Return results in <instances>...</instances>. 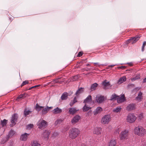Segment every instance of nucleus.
Returning a JSON list of instances; mask_svg holds the SVG:
<instances>
[{
  "label": "nucleus",
  "mask_w": 146,
  "mask_h": 146,
  "mask_svg": "<svg viewBox=\"0 0 146 146\" xmlns=\"http://www.w3.org/2000/svg\"><path fill=\"white\" fill-rule=\"evenodd\" d=\"M133 131L135 134L140 137H142L146 134V130L141 126H138L135 127Z\"/></svg>",
  "instance_id": "1"
},
{
  "label": "nucleus",
  "mask_w": 146,
  "mask_h": 146,
  "mask_svg": "<svg viewBox=\"0 0 146 146\" xmlns=\"http://www.w3.org/2000/svg\"><path fill=\"white\" fill-rule=\"evenodd\" d=\"M80 132V130L78 128H72L70 131L69 137L72 139H75L79 134Z\"/></svg>",
  "instance_id": "2"
},
{
  "label": "nucleus",
  "mask_w": 146,
  "mask_h": 146,
  "mask_svg": "<svg viewBox=\"0 0 146 146\" xmlns=\"http://www.w3.org/2000/svg\"><path fill=\"white\" fill-rule=\"evenodd\" d=\"M129 130L125 129L121 131L119 135L120 139L121 141H124L127 139L129 137Z\"/></svg>",
  "instance_id": "3"
},
{
  "label": "nucleus",
  "mask_w": 146,
  "mask_h": 146,
  "mask_svg": "<svg viewBox=\"0 0 146 146\" xmlns=\"http://www.w3.org/2000/svg\"><path fill=\"white\" fill-rule=\"evenodd\" d=\"M136 118V117L134 113H130L127 115L126 120L127 122L130 123H132L135 121Z\"/></svg>",
  "instance_id": "4"
},
{
  "label": "nucleus",
  "mask_w": 146,
  "mask_h": 146,
  "mask_svg": "<svg viewBox=\"0 0 146 146\" xmlns=\"http://www.w3.org/2000/svg\"><path fill=\"white\" fill-rule=\"evenodd\" d=\"M111 119L110 116L109 115H106L102 117L101 122L103 124H108Z\"/></svg>",
  "instance_id": "5"
},
{
  "label": "nucleus",
  "mask_w": 146,
  "mask_h": 146,
  "mask_svg": "<svg viewBox=\"0 0 146 146\" xmlns=\"http://www.w3.org/2000/svg\"><path fill=\"white\" fill-rule=\"evenodd\" d=\"M102 88L105 90L110 88L111 86L110 82H107L106 80H105L102 83Z\"/></svg>",
  "instance_id": "6"
},
{
  "label": "nucleus",
  "mask_w": 146,
  "mask_h": 146,
  "mask_svg": "<svg viewBox=\"0 0 146 146\" xmlns=\"http://www.w3.org/2000/svg\"><path fill=\"white\" fill-rule=\"evenodd\" d=\"M141 37V36L140 35H136L135 37L131 38L128 39L127 40V41L131 43V44H133L137 41Z\"/></svg>",
  "instance_id": "7"
},
{
  "label": "nucleus",
  "mask_w": 146,
  "mask_h": 146,
  "mask_svg": "<svg viewBox=\"0 0 146 146\" xmlns=\"http://www.w3.org/2000/svg\"><path fill=\"white\" fill-rule=\"evenodd\" d=\"M17 119V114H14L11 117V124H10L11 127H13L16 124V122Z\"/></svg>",
  "instance_id": "8"
},
{
  "label": "nucleus",
  "mask_w": 146,
  "mask_h": 146,
  "mask_svg": "<svg viewBox=\"0 0 146 146\" xmlns=\"http://www.w3.org/2000/svg\"><path fill=\"white\" fill-rule=\"evenodd\" d=\"M81 118L80 115H76L71 120V122L72 124H74L77 123Z\"/></svg>",
  "instance_id": "9"
},
{
  "label": "nucleus",
  "mask_w": 146,
  "mask_h": 146,
  "mask_svg": "<svg viewBox=\"0 0 146 146\" xmlns=\"http://www.w3.org/2000/svg\"><path fill=\"white\" fill-rule=\"evenodd\" d=\"M29 135V134L25 133L24 134H21L20 137V140L21 141H26L27 140Z\"/></svg>",
  "instance_id": "10"
},
{
  "label": "nucleus",
  "mask_w": 146,
  "mask_h": 146,
  "mask_svg": "<svg viewBox=\"0 0 146 146\" xmlns=\"http://www.w3.org/2000/svg\"><path fill=\"white\" fill-rule=\"evenodd\" d=\"M53 108L52 107H48V106H46L45 108H43L41 112L42 114L45 115L48 112V111L52 109Z\"/></svg>",
  "instance_id": "11"
},
{
  "label": "nucleus",
  "mask_w": 146,
  "mask_h": 146,
  "mask_svg": "<svg viewBox=\"0 0 146 146\" xmlns=\"http://www.w3.org/2000/svg\"><path fill=\"white\" fill-rule=\"evenodd\" d=\"M136 105L134 104H129L126 108V109L128 111H131L134 110L135 108Z\"/></svg>",
  "instance_id": "12"
},
{
  "label": "nucleus",
  "mask_w": 146,
  "mask_h": 146,
  "mask_svg": "<svg viewBox=\"0 0 146 146\" xmlns=\"http://www.w3.org/2000/svg\"><path fill=\"white\" fill-rule=\"evenodd\" d=\"M96 101L99 103H101L104 100V97L102 96H97L96 98Z\"/></svg>",
  "instance_id": "13"
},
{
  "label": "nucleus",
  "mask_w": 146,
  "mask_h": 146,
  "mask_svg": "<svg viewBox=\"0 0 146 146\" xmlns=\"http://www.w3.org/2000/svg\"><path fill=\"white\" fill-rule=\"evenodd\" d=\"M84 103L85 104H90L92 103V97L90 95H89L86 99L84 100Z\"/></svg>",
  "instance_id": "14"
},
{
  "label": "nucleus",
  "mask_w": 146,
  "mask_h": 146,
  "mask_svg": "<svg viewBox=\"0 0 146 146\" xmlns=\"http://www.w3.org/2000/svg\"><path fill=\"white\" fill-rule=\"evenodd\" d=\"M47 122L44 120H42L38 124V127L40 129H42L43 127H45L46 126Z\"/></svg>",
  "instance_id": "15"
},
{
  "label": "nucleus",
  "mask_w": 146,
  "mask_h": 146,
  "mask_svg": "<svg viewBox=\"0 0 146 146\" xmlns=\"http://www.w3.org/2000/svg\"><path fill=\"white\" fill-rule=\"evenodd\" d=\"M78 110H77L75 108H70L68 109V113L70 115H74Z\"/></svg>",
  "instance_id": "16"
},
{
  "label": "nucleus",
  "mask_w": 146,
  "mask_h": 146,
  "mask_svg": "<svg viewBox=\"0 0 146 146\" xmlns=\"http://www.w3.org/2000/svg\"><path fill=\"white\" fill-rule=\"evenodd\" d=\"M117 102L119 103H122L126 100L125 95L123 94L117 99Z\"/></svg>",
  "instance_id": "17"
},
{
  "label": "nucleus",
  "mask_w": 146,
  "mask_h": 146,
  "mask_svg": "<svg viewBox=\"0 0 146 146\" xmlns=\"http://www.w3.org/2000/svg\"><path fill=\"white\" fill-rule=\"evenodd\" d=\"M50 132L49 131L45 130L42 135V137L46 139L48 138Z\"/></svg>",
  "instance_id": "18"
},
{
  "label": "nucleus",
  "mask_w": 146,
  "mask_h": 146,
  "mask_svg": "<svg viewBox=\"0 0 146 146\" xmlns=\"http://www.w3.org/2000/svg\"><path fill=\"white\" fill-rule=\"evenodd\" d=\"M14 134V131L12 130H11L9 132L7 137L5 138V141L4 142H3L2 141V143H4L5 142H6V141L8 140L9 138L10 137L12 136Z\"/></svg>",
  "instance_id": "19"
},
{
  "label": "nucleus",
  "mask_w": 146,
  "mask_h": 146,
  "mask_svg": "<svg viewBox=\"0 0 146 146\" xmlns=\"http://www.w3.org/2000/svg\"><path fill=\"white\" fill-rule=\"evenodd\" d=\"M102 111V109L100 107H98L94 111V115H96L100 113Z\"/></svg>",
  "instance_id": "20"
},
{
  "label": "nucleus",
  "mask_w": 146,
  "mask_h": 146,
  "mask_svg": "<svg viewBox=\"0 0 146 146\" xmlns=\"http://www.w3.org/2000/svg\"><path fill=\"white\" fill-rule=\"evenodd\" d=\"M102 130L101 128L96 127L94 128V133L97 135H99L101 134Z\"/></svg>",
  "instance_id": "21"
},
{
  "label": "nucleus",
  "mask_w": 146,
  "mask_h": 146,
  "mask_svg": "<svg viewBox=\"0 0 146 146\" xmlns=\"http://www.w3.org/2000/svg\"><path fill=\"white\" fill-rule=\"evenodd\" d=\"M62 110L58 107H57L52 110L53 113L54 114H58L62 112Z\"/></svg>",
  "instance_id": "22"
},
{
  "label": "nucleus",
  "mask_w": 146,
  "mask_h": 146,
  "mask_svg": "<svg viewBox=\"0 0 146 146\" xmlns=\"http://www.w3.org/2000/svg\"><path fill=\"white\" fill-rule=\"evenodd\" d=\"M126 77L125 76H123L121 77L117 82V84H120L126 80Z\"/></svg>",
  "instance_id": "23"
},
{
  "label": "nucleus",
  "mask_w": 146,
  "mask_h": 146,
  "mask_svg": "<svg viewBox=\"0 0 146 146\" xmlns=\"http://www.w3.org/2000/svg\"><path fill=\"white\" fill-rule=\"evenodd\" d=\"M142 95V93L141 92H140L138 93V96L135 98L136 100L139 102L141 101L143 98Z\"/></svg>",
  "instance_id": "24"
},
{
  "label": "nucleus",
  "mask_w": 146,
  "mask_h": 146,
  "mask_svg": "<svg viewBox=\"0 0 146 146\" xmlns=\"http://www.w3.org/2000/svg\"><path fill=\"white\" fill-rule=\"evenodd\" d=\"M116 143V140L114 139H112L109 142L108 146H115Z\"/></svg>",
  "instance_id": "25"
},
{
  "label": "nucleus",
  "mask_w": 146,
  "mask_h": 146,
  "mask_svg": "<svg viewBox=\"0 0 146 146\" xmlns=\"http://www.w3.org/2000/svg\"><path fill=\"white\" fill-rule=\"evenodd\" d=\"M68 96V94L66 92H64L62 95L61 99L62 100H66Z\"/></svg>",
  "instance_id": "26"
},
{
  "label": "nucleus",
  "mask_w": 146,
  "mask_h": 146,
  "mask_svg": "<svg viewBox=\"0 0 146 146\" xmlns=\"http://www.w3.org/2000/svg\"><path fill=\"white\" fill-rule=\"evenodd\" d=\"M91 108L90 106H88V105L86 104H85V105L82 108V110L84 111H86L88 110L91 109Z\"/></svg>",
  "instance_id": "27"
},
{
  "label": "nucleus",
  "mask_w": 146,
  "mask_h": 146,
  "mask_svg": "<svg viewBox=\"0 0 146 146\" xmlns=\"http://www.w3.org/2000/svg\"><path fill=\"white\" fill-rule=\"evenodd\" d=\"M98 86V84L97 83H95L92 84L91 87L90 89L91 90H94L96 89V88Z\"/></svg>",
  "instance_id": "28"
},
{
  "label": "nucleus",
  "mask_w": 146,
  "mask_h": 146,
  "mask_svg": "<svg viewBox=\"0 0 146 146\" xmlns=\"http://www.w3.org/2000/svg\"><path fill=\"white\" fill-rule=\"evenodd\" d=\"M117 97H119V96H117L115 94H113L110 97V100L111 101L115 100Z\"/></svg>",
  "instance_id": "29"
},
{
  "label": "nucleus",
  "mask_w": 146,
  "mask_h": 146,
  "mask_svg": "<svg viewBox=\"0 0 146 146\" xmlns=\"http://www.w3.org/2000/svg\"><path fill=\"white\" fill-rule=\"evenodd\" d=\"M83 88H79L78 90L76 92L75 94L77 96H78L81 93L83 92Z\"/></svg>",
  "instance_id": "30"
},
{
  "label": "nucleus",
  "mask_w": 146,
  "mask_h": 146,
  "mask_svg": "<svg viewBox=\"0 0 146 146\" xmlns=\"http://www.w3.org/2000/svg\"><path fill=\"white\" fill-rule=\"evenodd\" d=\"M31 112L32 111H31L29 110H28L27 109H25L24 112V115L25 116H26L27 115L30 114Z\"/></svg>",
  "instance_id": "31"
},
{
  "label": "nucleus",
  "mask_w": 146,
  "mask_h": 146,
  "mask_svg": "<svg viewBox=\"0 0 146 146\" xmlns=\"http://www.w3.org/2000/svg\"><path fill=\"white\" fill-rule=\"evenodd\" d=\"M44 107L39 106L37 104L36 105V110L38 111L39 112L41 110V109L43 108Z\"/></svg>",
  "instance_id": "32"
},
{
  "label": "nucleus",
  "mask_w": 146,
  "mask_h": 146,
  "mask_svg": "<svg viewBox=\"0 0 146 146\" xmlns=\"http://www.w3.org/2000/svg\"><path fill=\"white\" fill-rule=\"evenodd\" d=\"M7 120L6 119H4L3 120H1L0 123L1 125L3 127L5 126L7 124Z\"/></svg>",
  "instance_id": "33"
},
{
  "label": "nucleus",
  "mask_w": 146,
  "mask_h": 146,
  "mask_svg": "<svg viewBox=\"0 0 146 146\" xmlns=\"http://www.w3.org/2000/svg\"><path fill=\"white\" fill-rule=\"evenodd\" d=\"M121 108L120 107H117L115 108L113 110V111L116 112L118 113L120 111Z\"/></svg>",
  "instance_id": "34"
},
{
  "label": "nucleus",
  "mask_w": 146,
  "mask_h": 146,
  "mask_svg": "<svg viewBox=\"0 0 146 146\" xmlns=\"http://www.w3.org/2000/svg\"><path fill=\"white\" fill-rule=\"evenodd\" d=\"M32 146H40V144H39L37 141H34L32 145Z\"/></svg>",
  "instance_id": "35"
},
{
  "label": "nucleus",
  "mask_w": 146,
  "mask_h": 146,
  "mask_svg": "<svg viewBox=\"0 0 146 146\" xmlns=\"http://www.w3.org/2000/svg\"><path fill=\"white\" fill-rule=\"evenodd\" d=\"M141 146H146V140L143 139L141 141Z\"/></svg>",
  "instance_id": "36"
},
{
  "label": "nucleus",
  "mask_w": 146,
  "mask_h": 146,
  "mask_svg": "<svg viewBox=\"0 0 146 146\" xmlns=\"http://www.w3.org/2000/svg\"><path fill=\"white\" fill-rule=\"evenodd\" d=\"M94 64H95V65H97L99 67H100V66L102 65V66H106L107 65V64H100L99 63L96 62V63H93Z\"/></svg>",
  "instance_id": "37"
},
{
  "label": "nucleus",
  "mask_w": 146,
  "mask_h": 146,
  "mask_svg": "<svg viewBox=\"0 0 146 146\" xmlns=\"http://www.w3.org/2000/svg\"><path fill=\"white\" fill-rule=\"evenodd\" d=\"M146 45V41H145L143 42V45L142 47L141 50L142 52H143L144 50V47Z\"/></svg>",
  "instance_id": "38"
},
{
  "label": "nucleus",
  "mask_w": 146,
  "mask_h": 146,
  "mask_svg": "<svg viewBox=\"0 0 146 146\" xmlns=\"http://www.w3.org/2000/svg\"><path fill=\"white\" fill-rule=\"evenodd\" d=\"M138 118L140 119H142L143 118V114L142 113L139 114L138 115Z\"/></svg>",
  "instance_id": "39"
},
{
  "label": "nucleus",
  "mask_w": 146,
  "mask_h": 146,
  "mask_svg": "<svg viewBox=\"0 0 146 146\" xmlns=\"http://www.w3.org/2000/svg\"><path fill=\"white\" fill-rule=\"evenodd\" d=\"M33 124H30L28 125L27 127V128L28 129H30L33 127Z\"/></svg>",
  "instance_id": "40"
},
{
  "label": "nucleus",
  "mask_w": 146,
  "mask_h": 146,
  "mask_svg": "<svg viewBox=\"0 0 146 146\" xmlns=\"http://www.w3.org/2000/svg\"><path fill=\"white\" fill-rule=\"evenodd\" d=\"M62 120L61 119H58L55 123V124L56 125H57L58 124L60 123H62Z\"/></svg>",
  "instance_id": "41"
},
{
  "label": "nucleus",
  "mask_w": 146,
  "mask_h": 146,
  "mask_svg": "<svg viewBox=\"0 0 146 146\" xmlns=\"http://www.w3.org/2000/svg\"><path fill=\"white\" fill-rule=\"evenodd\" d=\"M61 78H57L54 80L53 81V82L54 83H58V82L59 81V80Z\"/></svg>",
  "instance_id": "42"
},
{
  "label": "nucleus",
  "mask_w": 146,
  "mask_h": 146,
  "mask_svg": "<svg viewBox=\"0 0 146 146\" xmlns=\"http://www.w3.org/2000/svg\"><path fill=\"white\" fill-rule=\"evenodd\" d=\"M28 83V81L27 80L23 82L21 84V87L27 84Z\"/></svg>",
  "instance_id": "43"
},
{
  "label": "nucleus",
  "mask_w": 146,
  "mask_h": 146,
  "mask_svg": "<svg viewBox=\"0 0 146 146\" xmlns=\"http://www.w3.org/2000/svg\"><path fill=\"white\" fill-rule=\"evenodd\" d=\"M119 65L118 64H114V65H109L108 67L107 68V69H108L110 67H113V66H118Z\"/></svg>",
  "instance_id": "44"
},
{
  "label": "nucleus",
  "mask_w": 146,
  "mask_h": 146,
  "mask_svg": "<svg viewBox=\"0 0 146 146\" xmlns=\"http://www.w3.org/2000/svg\"><path fill=\"white\" fill-rule=\"evenodd\" d=\"M23 99V96L21 94H20L19 95L17 98V100L18 99Z\"/></svg>",
  "instance_id": "45"
},
{
  "label": "nucleus",
  "mask_w": 146,
  "mask_h": 146,
  "mask_svg": "<svg viewBox=\"0 0 146 146\" xmlns=\"http://www.w3.org/2000/svg\"><path fill=\"white\" fill-rule=\"evenodd\" d=\"M75 102H73V101L72 100L70 102V105L71 106H72L74 104H75Z\"/></svg>",
  "instance_id": "46"
},
{
  "label": "nucleus",
  "mask_w": 146,
  "mask_h": 146,
  "mask_svg": "<svg viewBox=\"0 0 146 146\" xmlns=\"http://www.w3.org/2000/svg\"><path fill=\"white\" fill-rule=\"evenodd\" d=\"M83 53L82 52H79V53H78V57H80L83 54Z\"/></svg>",
  "instance_id": "47"
},
{
  "label": "nucleus",
  "mask_w": 146,
  "mask_h": 146,
  "mask_svg": "<svg viewBox=\"0 0 146 146\" xmlns=\"http://www.w3.org/2000/svg\"><path fill=\"white\" fill-rule=\"evenodd\" d=\"M21 94L23 96V99L24 98H25L27 96V94L26 93H24L23 94Z\"/></svg>",
  "instance_id": "48"
},
{
  "label": "nucleus",
  "mask_w": 146,
  "mask_h": 146,
  "mask_svg": "<svg viewBox=\"0 0 146 146\" xmlns=\"http://www.w3.org/2000/svg\"><path fill=\"white\" fill-rule=\"evenodd\" d=\"M120 131V128H118L117 129H116V131L117 133L119 134Z\"/></svg>",
  "instance_id": "49"
},
{
  "label": "nucleus",
  "mask_w": 146,
  "mask_h": 146,
  "mask_svg": "<svg viewBox=\"0 0 146 146\" xmlns=\"http://www.w3.org/2000/svg\"><path fill=\"white\" fill-rule=\"evenodd\" d=\"M73 80L74 81V80H77L78 78V76H75L73 77Z\"/></svg>",
  "instance_id": "50"
},
{
  "label": "nucleus",
  "mask_w": 146,
  "mask_h": 146,
  "mask_svg": "<svg viewBox=\"0 0 146 146\" xmlns=\"http://www.w3.org/2000/svg\"><path fill=\"white\" fill-rule=\"evenodd\" d=\"M72 101L73 102H75V103L77 102V100L76 98V97H75L74 98V99H73V100Z\"/></svg>",
  "instance_id": "51"
},
{
  "label": "nucleus",
  "mask_w": 146,
  "mask_h": 146,
  "mask_svg": "<svg viewBox=\"0 0 146 146\" xmlns=\"http://www.w3.org/2000/svg\"><path fill=\"white\" fill-rule=\"evenodd\" d=\"M135 78V79H136V80L140 78V77L139 76H136Z\"/></svg>",
  "instance_id": "52"
},
{
  "label": "nucleus",
  "mask_w": 146,
  "mask_h": 146,
  "mask_svg": "<svg viewBox=\"0 0 146 146\" xmlns=\"http://www.w3.org/2000/svg\"><path fill=\"white\" fill-rule=\"evenodd\" d=\"M125 67L124 66H118L117 68H120V69H123L124 68H125Z\"/></svg>",
  "instance_id": "53"
},
{
  "label": "nucleus",
  "mask_w": 146,
  "mask_h": 146,
  "mask_svg": "<svg viewBox=\"0 0 146 146\" xmlns=\"http://www.w3.org/2000/svg\"><path fill=\"white\" fill-rule=\"evenodd\" d=\"M127 64H128V65H129V66H132L133 65V63L131 62H129V63H127Z\"/></svg>",
  "instance_id": "54"
},
{
  "label": "nucleus",
  "mask_w": 146,
  "mask_h": 146,
  "mask_svg": "<svg viewBox=\"0 0 146 146\" xmlns=\"http://www.w3.org/2000/svg\"><path fill=\"white\" fill-rule=\"evenodd\" d=\"M136 80V79H135V77L131 79V80L132 81H134Z\"/></svg>",
  "instance_id": "55"
},
{
  "label": "nucleus",
  "mask_w": 146,
  "mask_h": 146,
  "mask_svg": "<svg viewBox=\"0 0 146 146\" xmlns=\"http://www.w3.org/2000/svg\"><path fill=\"white\" fill-rule=\"evenodd\" d=\"M91 69H91L90 68H87V69L86 70V71H88L91 70Z\"/></svg>",
  "instance_id": "56"
},
{
  "label": "nucleus",
  "mask_w": 146,
  "mask_h": 146,
  "mask_svg": "<svg viewBox=\"0 0 146 146\" xmlns=\"http://www.w3.org/2000/svg\"><path fill=\"white\" fill-rule=\"evenodd\" d=\"M40 86V85H37L35 86H33V88H35V87H38V86Z\"/></svg>",
  "instance_id": "57"
},
{
  "label": "nucleus",
  "mask_w": 146,
  "mask_h": 146,
  "mask_svg": "<svg viewBox=\"0 0 146 146\" xmlns=\"http://www.w3.org/2000/svg\"><path fill=\"white\" fill-rule=\"evenodd\" d=\"M91 68V69H91V70H93L94 69V68L93 67H92L91 68Z\"/></svg>",
  "instance_id": "58"
},
{
  "label": "nucleus",
  "mask_w": 146,
  "mask_h": 146,
  "mask_svg": "<svg viewBox=\"0 0 146 146\" xmlns=\"http://www.w3.org/2000/svg\"><path fill=\"white\" fill-rule=\"evenodd\" d=\"M86 66H90V65L89 64H86Z\"/></svg>",
  "instance_id": "59"
},
{
  "label": "nucleus",
  "mask_w": 146,
  "mask_h": 146,
  "mask_svg": "<svg viewBox=\"0 0 146 146\" xmlns=\"http://www.w3.org/2000/svg\"><path fill=\"white\" fill-rule=\"evenodd\" d=\"M81 146H87L85 144H82L81 145Z\"/></svg>",
  "instance_id": "60"
},
{
  "label": "nucleus",
  "mask_w": 146,
  "mask_h": 146,
  "mask_svg": "<svg viewBox=\"0 0 146 146\" xmlns=\"http://www.w3.org/2000/svg\"><path fill=\"white\" fill-rule=\"evenodd\" d=\"M62 82V81H59L58 82V83H61Z\"/></svg>",
  "instance_id": "61"
},
{
  "label": "nucleus",
  "mask_w": 146,
  "mask_h": 146,
  "mask_svg": "<svg viewBox=\"0 0 146 146\" xmlns=\"http://www.w3.org/2000/svg\"><path fill=\"white\" fill-rule=\"evenodd\" d=\"M33 88V86H32V87H31L30 88L29 90H31V89H32Z\"/></svg>",
  "instance_id": "62"
},
{
  "label": "nucleus",
  "mask_w": 146,
  "mask_h": 146,
  "mask_svg": "<svg viewBox=\"0 0 146 146\" xmlns=\"http://www.w3.org/2000/svg\"><path fill=\"white\" fill-rule=\"evenodd\" d=\"M56 133H54V135L55 134H56Z\"/></svg>",
  "instance_id": "63"
}]
</instances>
